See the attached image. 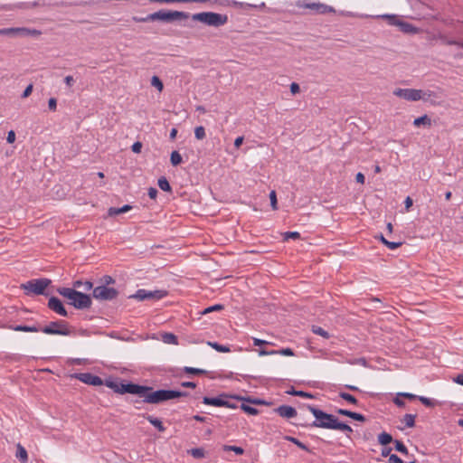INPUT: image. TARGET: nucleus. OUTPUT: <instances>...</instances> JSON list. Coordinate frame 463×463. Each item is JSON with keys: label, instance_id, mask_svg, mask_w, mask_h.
Returning a JSON list of instances; mask_svg holds the SVG:
<instances>
[{"label": "nucleus", "instance_id": "obj_21", "mask_svg": "<svg viewBox=\"0 0 463 463\" xmlns=\"http://www.w3.org/2000/svg\"><path fill=\"white\" fill-rule=\"evenodd\" d=\"M378 17L386 20L390 25H393V26H399V24L402 21L395 14H383V15H379Z\"/></svg>", "mask_w": 463, "mask_h": 463}, {"label": "nucleus", "instance_id": "obj_5", "mask_svg": "<svg viewBox=\"0 0 463 463\" xmlns=\"http://www.w3.org/2000/svg\"><path fill=\"white\" fill-rule=\"evenodd\" d=\"M57 292L70 300L69 304L77 309H85L90 307L92 301L90 295L77 291L70 288H59Z\"/></svg>", "mask_w": 463, "mask_h": 463}, {"label": "nucleus", "instance_id": "obj_31", "mask_svg": "<svg viewBox=\"0 0 463 463\" xmlns=\"http://www.w3.org/2000/svg\"><path fill=\"white\" fill-rule=\"evenodd\" d=\"M334 430H341V431H345V432H352L353 431L352 428L348 424H346L345 422H341L338 420H336V422L335 424Z\"/></svg>", "mask_w": 463, "mask_h": 463}, {"label": "nucleus", "instance_id": "obj_4", "mask_svg": "<svg viewBox=\"0 0 463 463\" xmlns=\"http://www.w3.org/2000/svg\"><path fill=\"white\" fill-rule=\"evenodd\" d=\"M307 408L314 415L315 420L312 423H302L301 426L334 430L337 417L312 405H307Z\"/></svg>", "mask_w": 463, "mask_h": 463}, {"label": "nucleus", "instance_id": "obj_57", "mask_svg": "<svg viewBox=\"0 0 463 463\" xmlns=\"http://www.w3.org/2000/svg\"><path fill=\"white\" fill-rule=\"evenodd\" d=\"M15 140V133L13 130H10L7 134L6 141L9 144H13Z\"/></svg>", "mask_w": 463, "mask_h": 463}, {"label": "nucleus", "instance_id": "obj_13", "mask_svg": "<svg viewBox=\"0 0 463 463\" xmlns=\"http://www.w3.org/2000/svg\"><path fill=\"white\" fill-rule=\"evenodd\" d=\"M274 411L285 419H291L298 415L297 410L289 405L279 406L278 408L274 409Z\"/></svg>", "mask_w": 463, "mask_h": 463}, {"label": "nucleus", "instance_id": "obj_27", "mask_svg": "<svg viewBox=\"0 0 463 463\" xmlns=\"http://www.w3.org/2000/svg\"><path fill=\"white\" fill-rule=\"evenodd\" d=\"M158 186L160 187L161 190L165 191V192H171L172 191V188H171V185L169 184V182L167 181V179L165 177V176H162L158 179Z\"/></svg>", "mask_w": 463, "mask_h": 463}, {"label": "nucleus", "instance_id": "obj_56", "mask_svg": "<svg viewBox=\"0 0 463 463\" xmlns=\"http://www.w3.org/2000/svg\"><path fill=\"white\" fill-rule=\"evenodd\" d=\"M300 91V87L298 83L292 82L290 84V92L295 95Z\"/></svg>", "mask_w": 463, "mask_h": 463}, {"label": "nucleus", "instance_id": "obj_8", "mask_svg": "<svg viewBox=\"0 0 463 463\" xmlns=\"http://www.w3.org/2000/svg\"><path fill=\"white\" fill-rule=\"evenodd\" d=\"M51 282V279L46 278L31 279L26 283H23L21 285V288L24 289L25 295L28 296L31 294L46 296L47 293L45 292V289L48 288Z\"/></svg>", "mask_w": 463, "mask_h": 463}, {"label": "nucleus", "instance_id": "obj_14", "mask_svg": "<svg viewBox=\"0 0 463 463\" xmlns=\"http://www.w3.org/2000/svg\"><path fill=\"white\" fill-rule=\"evenodd\" d=\"M305 7L314 10L317 14L335 13V9L332 6L320 3L307 4Z\"/></svg>", "mask_w": 463, "mask_h": 463}, {"label": "nucleus", "instance_id": "obj_55", "mask_svg": "<svg viewBox=\"0 0 463 463\" xmlns=\"http://www.w3.org/2000/svg\"><path fill=\"white\" fill-rule=\"evenodd\" d=\"M50 110L55 111L57 108V100L55 98H51L48 101Z\"/></svg>", "mask_w": 463, "mask_h": 463}, {"label": "nucleus", "instance_id": "obj_24", "mask_svg": "<svg viewBox=\"0 0 463 463\" xmlns=\"http://www.w3.org/2000/svg\"><path fill=\"white\" fill-rule=\"evenodd\" d=\"M284 439L288 440V441H290L292 443H294L295 445H297L299 449L305 450V451H307V452H310V449L303 443L301 442L300 440H298L297 438H294V437H291V436H285L284 437Z\"/></svg>", "mask_w": 463, "mask_h": 463}, {"label": "nucleus", "instance_id": "obj_42", "mask_svg": "<svg viewBox=\"0 0 463 463\" xmlns=\"http://www.w3.org/2000/svg\"><path fill=\"white\" fill-rule=\"evenodd\" d=\"M194 136L197 139L201 140L205 137V129L203 126L196 127L194 129Z\"/></svg>", "mask_w": 463, "mask_h": 463}, {"label": "nucleus", "instance_id": "obj_33", "mask_svg": "<svg viewBox=\"0 0 463 463\" xmlns=\"http://www.w3.org/2000/svg\"><path fill=\"white\" fill-rule=\"evenodd\" d=\"M339 396L342 399H344L345 401H346V402H350L352 404L356 405L358 403L357 399L354 395H352L350 393L341 392H339Z\"/></svg>", "mask_w": 463, "mask_h": 463}, {"label": "nucleus", "instance_id": "obj_10", "mask_svg": "<svg viewBox=\"0 0 463 463\" xmlns=\"http://www.w3.org/2000/svg\"><path fill=\"white\" fill-rule=\"evenodd\" d=\"M167 295L165 290L147 291L146 289H138L135 294L129 296L130 298H136L139 301L147 299H161Z\"/></svg>", "mask_w": 463, "mask_h": 463}, {"label": "nucleus", "instance_id": "obj_49", "mask_svg": "<svg viewBox=\"0 0 463 463\" xmlns=\"http://www.w3.org/2000/svg\"><path fill=\"white\" fill-rule=\"evenodd\" d=\"M41 4L37 1L33 3H21L17 5L19 8H34L40 6Z\"/></svg>", "mask_w": 463, "mask_h": 463}, {"label": "nucleus", "instance_id": "obj_34", "mask_svg": "<svg viewBox=\"0 0 463 463\" xmlns=\"http://www.w3.org/2000/svg\"><path fill=\"white\" fill-rule=\"evenodd\" d=\"M170 161H171V164L174 165V166H176L178 165L179 164H181L182 162V156L181 155L177 152V151H173L171 153V156H170Z\"/></svg>", "mask_w": 463, "mask_h": 463}, {"label": "nucleus", "instance_id": "obj_48", "mask_svg": "<svg viewBox=\"0 0 463 463\" xmlns=\"http://www.w3.org/2000/svg\"><path fill=\"white\" fill-rule=\"evenodd\" d=\"M269 199H270V205L273 210L278 209V201H277V194L275 191H271L269 194Z\"/></svg>", "mask_w": 463, "mask_h": 463}, {"label": "nucleus", "instance_id": "obj_64", "mask_svg": "<svg viewBox=\"0 0 463 463\" xmlns=\"http://www.w3.org/2000/svg\"><path fill=\"white\" fill-rule=\"evenodd\" d=\"M64 81H65L67 86L71 87L73 85V83H74V79H73L72 76L68 75V76L65 77Z\"/></svg>", "mask_w": 463, "mask_h": 463}, {"label": "nucleus", "instance_id": "obj_50", "mask_svg": "<svg viewBox=\"0 0 463 463\" xmlns=\"http://www.w3.org/2000/svg\"><path fill=\"white\" fill-rule=\"evenodd\" d=\"M275 354H279L287 355V356L294 355V352L291 348H283L280 350H275Z\"/></svg>", "mask_w": 463, "mask_h": 463}, {"label": "nucleus", "instance_id": "obj_58", "mask_svg": "<svg viewBox=\"0 0 463 463\" xmlns=\"http://www.w3.org/2000/svg\"><path fill=\"white\" fill-rule=\"evenodd\" d=\"M33 91V85L32 84H29L25 90H24L23 94H22V98H27L31 95Z\"/></svg>", "mask_w": 463, "mask_h": 463}, {"label": "nucleus", "instance_id": "obj_53", "mask_svg": "<svg viewBox=\"0 0 463 463\" xmlns=\"http://www.w3.org/2000/svg\"><path fill=\"white\" fill-rule=\"evenodd\" d=\"M402 244V242H394V241H384V245H386L389 249L394 250L400 247Z\"/></svg>", "mask_w": 463, "mask_h": 463}, {"label": "nucleus", "instance_id": "obj_35", "mask_svg": "<svg viewBox=\"0 0 463 463\" xmlns=\"http://www.w3.org/2000/svg\"><path fill=\"white\" fill-rule=\"evenodd\" d=\"M312 332L316 335H321L322 337L327 339L329 338V334L325 329L317 326H312Z\"/></svg>", "mask_w": 463, "mask_h": 463}, {"label": "nucleus", "instance_id": "obj_15", "mask_svg": "<svg viewBox=\"0 0 463 463\" xmlns=\"http://www.w3.org/2000/svg\"><path fill=\"white\" fill-rule=\"evenodd\" d=\"M226 397H227L226 394H221L218 397H213V398L205 396L203 398V402L206 405L222 407V404H225L224 398H226Z\"/></svg>", "mask_w": 463, "mask_h": 463}, {"label": "nucleus", "instance_id": "obj_40", "mask_svg": "<svg viewBox=\"0 0 463 463\" xmlns=\"http://www.w3.org/2000/svg\"><path fill=\"white\" fill-rule=\"evenodd\" d=\"M151 85L156 88L159 91L163 90L164 84L157 76H153L151 79Z\"/></svg>", "mask_w": 463, "mask_h": 463}, {"label": "nucleus", "instance_id": "obj_26", "mask_svg": "<svg viewBox=\"0 0 463 463\" xmlns=\"http://www.w3.org/2000/svg\"><path fill=\"white\" fill-rule=\"evenodd\" d=\"M207 344L212 348H213L214 350L221 352V353H229L231 351L229 346L220 345L217 342H208Z\"/></svg>", "mask_w": 463, "mask_h": 463}, {"label": "nucleus", "instance_id": "obj_45", "mask_svg": "<svg viewBox=\"0 0 463 463\" xmlns=\"http://www.w3.org/2000/svg\"><path fill=\"white\" fill-rule=\"evenodd\" d=\"M418 400L427 407H434L435 406V402L430 398H427L424 396H419Z\"/></svg>", "mask_w": 463, "mask_h": 463}, {"label": "nucleus", "instance_id": "obj_12", "mask_svg": "<svg viewBox=\"0 0 463 463\" xmlns=\"http://www.w3.org/2000/svg\"><path fill=\"white\" fill-rule=\"evenodd\" d=\"M48 307L61 317H68L62 302L56 297H51L48 301Z\"/></svg>", "mask_w": 463, "mask_h": 463}, {"label": "nucleus", "instance_id": "obj_9", "mask_svg": "<svg viewBox=\"0 0 463 463\" xmlns=\"http://www.w3.org/2000/svg\"><path fill=\"white\" fill-rule=\"evenodd\" d=\"M92 296L99 301H110L118 298V291L114 288L99 285L93 288Z\"/></svg>", "mask_w": 463, "mask_h": 463}, {"label": "nucleus", "instance_id": "obj_37", "mask_svg": "<svg viewBox=\"0 0 463 463\" xmlns=\"http://www.w3.org/2000/svg\"><path fill=\"white\" fill-rule=\"evenodd\" d=\"M241 409L250 415H257L259 413V411L256 408L245 403H241Z\"/></svg>", "mask_w": 463, "mask_h": 463}, {"label": "nucleus", "instance_id": "obj_30", "mask_svg": "<svg viewBox=\"0 0 463 463\" xmlns=\"http://www.w3.org/2000/svg\"><path fill=\"white\" fill-rule=\"evenodd\" d=\"M334 430H341V431H345V432H352L353 431L352 428L348 424H346L345 422H341L338 420H336V422L335 424Z\"/></svg>", "mask_w": 463, "mask_h": 463}, {"label": "nucleus", "instance_id": "obj_19", "mask_svg": "<svg viewBox=\"0 0 463 463\" xmlns=\"http://www.w3.org/2000/svg\"><path fill=\"white\" fill-rule=\"evenodd\" d=\"M398 27L404 33H416L418 32V29L414 25L402 20Z\"/></svg>", "mask_w": 463, "mask_h": 463}, {"label": "nucleus", "instance_id": "obj_29", "mask_svg": "<svg viewBox=\"0 0 463 463\" xmlns=\"http://www.w3.org/2000/svg\"><path fill=\"white\" fill-rule=\"evenodd\" d=\"M223 451H233L237 455H242L244 453V449L241 447L232 446V445H223Z\"/></svg>", "mask_w": 463, "mask_h": 463}, {"label": "nucleus", "instance_id": "obj_3", "mask_svg": "<svg viewBox=\"0 0 463 463\" xmlns=\"http://www.w3.org/2000/svg\"><path fill=\"white\" fill-rule=\"evenodd\" d=\"M189 17L190 14L186 12L161 9L157 12L147 14L146 16H145V19H135V22L147 23L161 21L165 23H173L175 21L186 20Z\"/></svg>", "mask_w": 463, "mask_h": 463}, {"label": "nucleus", "instance_id": "obj_11", "mask_svg": "<svg viewBox=\"0 0 463 463\" xmlns=\"http://www.w3.org/2000/svg\"><path fill=\"white\" fill-rule=\"evenodd\" d=\"M75 377L80 382L89 385L100 386L104 383L103 380L99 376L90 373H77Z\"/></svg>", "mask_w": 463, "mask_h": 463}, {"label": "nucleus", "instance_id": "obj_25", "mask_svg": "<svg viewBox=\"0 0 463 463\" xmlns=\"http://www.w3.org/2000/svg\"><path fill=\"white\" fill-rule=\"evenodd\" d=\"M83 287V289L85 291H89L90 289H93V284L91 281L86 280L82 282L81 280H76L73 282V288H80Z\"/></svg>", "mask_w": 463, "mask_h": 463}, {"label": "nucleus", "instance_id": "obj_60", "mask_svg": "<svg viewBox=\"0 0 463 463\" xmlns=\"http://www.w3.org/2000/svg\"><path fill=\"white\" fill-rule=\"evenodd\" d=\"M413 201L410 196H407L404 204H405V210L408 212L410 208L412 206Z\"/></svg>", "mask_w": 463, "mask_h": 463}, {"label": "nucleus", "instance_id": "obj_47", "mask_svg": "<svg viewBox=\"0 0 463 463\" xmlns=\"http://www.w3.org/2000/svg\"><path fill=\"white\" fill-rule=\"evenodd\" d=\"M284 241H288V239H299L300 233L298 232H287L283 233Z\"/></svg>", "mask_w": 463, "mask_h": 463}, {"label": "nucleus", "instance_id": "obj_61", "mask_svg": "<svg viewBox=\"0 0 463 463\" xmlns=\"http://www.w3.org/2000/svg\"><path fill=\"white\" fill-rule=\"evenodd\" d=\"M296 396L302 397V398H313L314 397L311 393L306 392L304 391H298V392H296Z\"/></svg>", "mask_w": 463, "mask_h": 463}, {"label": "nucleus", "instance_id": "obj_41", "mask_svg": "<svg viewBox=\"0 0 463 463\" xmlns=\"http://www.w3.org/2000/svg\"><path fill=\"white\" fill-rule=\"evenodd\" d=\"M0 35L15 37L16 36L15 27L0 29Z\"/></svg>", "mask_w": 463, "mask_h": 463}, {"label": "nucleus", "instance_id": "obj_16", "mask_svg": "<svg viewBox=\"0 0 463 463\" xmlns=\"http://www.w3.org/2000/svg\"><path fill=\"white\" fill-rule=\"evenodd\" d=\"M16 36H39L42 32L36 29H29L26 27H15Z\"/></svg>", "mask_w": 463, "mask_h": 463}, {"label": "nucleus", "instance_id": "obj_52", "mask_svg": "<svg viewBox=\"0 0 463 463\" xmlns=\"http://www.w3.org/2000/svg\"><path fill=\"white\" fill-rule=\"evenodd\" d=\"M142 146H143L142 143H141V142H139V141H137V142H135V143L132 145L131 149H132V151H133L134 153L138 154V153H140V152H141Z\"/></svg>", "mask_w": 463, "mask_h": 463}, {"label": "nucleus", "instance_id": "obj_17", "mask_svg": "<svg viewBox=\"0 0 463 463\" xmlns=\"http://www.w3.org/2000/svg\"><path fill=\"white\" fill-rule=\"evenodd\" d=\"M15 457L21 463H26L28 461V453L21 443L16 444Z\"/></svg>", "mask_w": 463, "mask_h": 463}, {"label": "nucleus", "instance_id": "obj_44", "mask_svg": "<svg viewBox=\"0 0 463 463\" xmlns=\"http://www.w3.org/2000/svg\"><path fill=\"white\" fill-rule=\"evenodd\" d=\"M99 282L100 285H105V287H108L110 284H114L115 279L111 276L105 275L99 279Z\"/></svg>", "mask_w": 463, "mask_h": 463}, {"label": "nucleus", "instance_id": "obj_62", "mask_svg": "<svg viewBox=\"0 0 463 463\" xmlns=\"http://www.w3.org/2000/svg\"><path fill=\"white\" fill-rule=\"evenodd\" d=\"M391 451H392V448H390V447H385V448H383V449H382V453H381V455H382V457H383V458L390 457V455H392V454H391Z\"/></svg>", "mask_w": 463, "mask_h": 463}, {"label": "nucleus", "instance_id": "obj_28", "mask_svg": "<svg viewBox=\"0 0 463 463\" xmlns=\"http://www.w3.org/2000/svg\"><path fill=\"white\" fill-rule=\"evenodd\" d=\"M415 418L416 415L414 414H405L402 419V422L406 425L408 428H412L415 426Z\"/></svg>", "mask_w": 463, "mask_h": 463}, {"label": "nucleus", "instance_id": "obj_32", "mask_svg": "<svg viewBox=\"0 0 463 463\" xmlns=\"http://www.w3.org/2000/svg\"><path fill=\"white\" fill-rule=\"evenodd\" d=\"M163 341L165 344L177 345V337L172 333H165L163 335Z\"/></svg>", "mask_w": 463, "mask_h": 463}, {"label": "nucleus", "instance_id": "obj_59", "mask_svg": "<svg viewBox=\"0 0 463 463\" xmlns=\"http://www.w3.org/2000/svg\"><path fill=\"white\" fill-rule=\"evenodd\" d=\"M147 194H148L149 198L156 199V196H157V190L156 188H154V187H150L148 189Z\"/></svg>", "mask_w": 463, "mask_h": 463}, {"label": "nucleus", "instance_id": "obj_36", "mask_svg": "<svg viewBox=\"0 0 463 463\" xmlns=\"http://www.w3.org/2000/svg\"><path fill=\"white\" fill-rule=\"evenodd\" d=\"M393 442L395 444V449L397 451H399L404 455H407L409 453L408 449L401 440L395 439Z\"/></svg>", "mask_w": 463, "mask_h": 463}, {"label": "nucleus", "instance_id": "obj_20", "mask_svg": "<svg viewBox=\"0 0 463 463\" xmlns=\"http://www.w3.org/2000/svg\"><path fill=\"white\" fill-rule=\"evenodd\" d=\"M132 208L131 205H128V204H125L123 205L122 207L120 208H116V207H110L108 211V214L109 216H115V215H118V214H120V213H127L128 212L130 209Z\"/></svg>", "mask_w": 463, "mask_h": 463}, {"label": "nucleus", "instance_id": "obj_23", "mask_svg": "<svg viewBox=\"0 0 463 463\" xmlns=\"http://www.w3.org/2000/svg\"><path fill=\"white\" fill-rule=\"evenodd\" d=\"M393 441V439L391 434L383 431L378 435V442L383 445L386 446Z\"/></svg>", "mask_w": 463, "mask_h": 463}, {"label": "nucleus", "instance_id": "obj_1", "mask_svg": "<svg viewBox=\"0 0 463 463\" xmlns=\"http://www.w3.org/2000/svg\"><path fill=\"white\" fill-rule=\"evenodd\" d=\"M105 385L119 394H137L143 398V402L151 404H158L169 400L186 396V392L175 390H156L150 386L139 385L134 383H125L121 380L106 379Z\"/></svg>", "mask_w": 463, "mask_h": 463}, {"label": "nucleus", "instance_id": "obj_43", "mask_svg": "<svg viewBox=\"0 0 463 463\" xmlns=\"http://www.w3.org/2000/svg\"><path fill=\"white\" fill-rule=\"evenodd\" d=\"M190 453L195 458H201L204 457V450L201 448L192 449Z\"/></svg>", "mask_w": 463, "mask_h": 463}, {"label": "nucleus", "instance_id": "obj_63", "mask_svg": "<svg viewBox=\"0 0 463 463\" xmlns=\"http://www.w3.org/2000/svg\"><path fill=\"white\" fill-rule=\"evenodd\" d=\"M336 412L340 415H343V416H346V417H351V413L352 411H348V410H345V409H338L336 411Z\"/></svg>", "mask_w": 463, "mask_h": 463}, {"label": "nucleus", "instance_id": "obj_22", "mask_svg": "<svg viewBox=\"0 0 463 463\" xmlns=\"http://www.w3.org/2000/svg\"><path fill=\"white\" fill-rule=\"evenodd\" d=\"M413 125L415 127H420L421 125L426 126V127H430L431 119L430 118V117L428 115H423L420 118H415L413 121Z\"/></svg>", "mask_w": 463, "mask_h": 463}, {"label": "nucleus", "instance_id": "obj_54", "mask_svg": "<svg viewBox=\"0 0 463 463\" xmlns=\"http://www.w3.org/2000/svg\"><path fill=\"white\" fill-rule=\"evenodd\" d=\"M388 461L389 463H404L403 460L395 454L390 455Z\"/></svg>", "mask_w": 463, "mask_h": 463}, {"label": "nucleus", "instance_id": "obj_6", "mask_svg": "<svg viewBox=\"0 0 463 463\" xmlns=\"http://www.w3.org/2000/svg\"><path fill=\"white\" fill-rule=\"evenodd\" d=\"M393 94L399 98L410 101H417L422 99L429 101L430 97L435 96V93L430 90L423 91L416 89H395Z\"/></svg>", "mask_w": 463, "mask_h": 463}, {"label": "nucleus", "instance_id": "obj_7", "mask_svg": "<svg viewBox=\"0 0 463 463\" xmlns=\"http://www.w3.org/2000/svg\"><path fill=\"white\" fill-rule=\"evenodd\" d=\"M191 17L194 21H199L209 26L213 27H220L225 24L228 21V17L226 14H222L213 12L198 13L193 14Z\"/></svg>", "mask_w": 463, "mask_h": 463}, {"label": "nucleus", "instance_id": "obj_46", "mask_svg": "<svg viewBox=\"0 0 463 463\" xmlns=\"http://www.w3.org/2000/svg\"><path fill=\"white\" fill-rule=\"evenodd\" d=\"M222 309H223L222 305L216 304V305H213V306H211V307L205 308L203 311L201 312V314L205 315V314H208L213 311H219V310H222Z\"/></svg>", "mask_w": 463, "mask_h": 463}, {"label": "nucleus", "instance_id": "obj_39", "mask_svg": "<svg viewBox=\"0 0 463 463\" xmlns=\"http://www.w3.org/2000/svg\"><path fill=\"white\" fill-rule=\"evenodd\" d=\"M238 400H244L248 402H250L252 404H260V405H269L271 404L270 402H268L264 400H260V399H250V398H240V397H237Z\"/></svg>", "mask_w": 463, "mask_h": 463}, {"label": "nucleus", "instance_id": "obj_51", "mask_svg": "<svg viewBox=\"0 0 463 463\" xmlns=\"http://www.w3.org/2000/svg\"><path fill=\"white\" fill-rule=\"evenodd\" d=\"M350 418L354 420L361 421V422H364V421L366 420V418L363 414L357 413V412H354V411H352Z\"/></svg>", "mask_w": 463, "mask_h": 463}, {"label": "nucleus", "instance_id": "obj_38", "mask_svg": "<svg viewBox=\"0 0 463 463\" xmlns=\"http://www.w3.org/2000/svg\"><path fill=\"white\" fill-rule=\"evenodd\" d=\"M184 371L186 373H190V374H205L206 373V371L205 370H203V369H199V368H194V367H188V366H185L184 368Z\"/></svg>", "mask_w": 463, "mask_h": 463}, {"label": "nucleus", "instance_id": "obj_18", "mask_svg": "<svg viewBox=\"0 0 463 463\" xmlns=\"http://www.w3.org/2000/svg\"><path fill=\"white\" fill-rule=\"evenodd\" d=\"M144 418L146 419L154 427H156L158 431L164 432L165 430V426L163 425V422L158 418H155L151 415H144Z\"/></svg>", "mask_w": 463, "mask_h": 463}, {"label": "nucleus", "instance_id": "obj_2", "mask_svg": "<svg viewBox=\"0 0 463 463\" xmlns=\"http://www.w3.org/2000/svg\"><path fill=\"white\" fill-rule=\"evenodd\" d=\"M5 327L18 331V332H43L47 335H69L71 331L68 327V323L62 320L60 321H52L48 326L41 327L40 326H25V325H18V326H5Z\"/></svg>", "mask_w": 463, "mask_h": 463}]
</instances>
